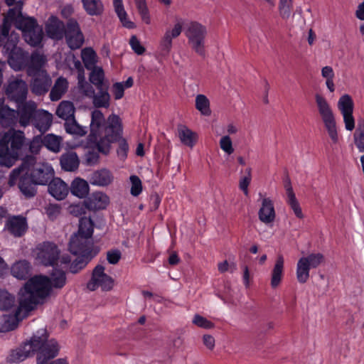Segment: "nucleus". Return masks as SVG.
<instances>
[{"label": "nucleus", "instance_id": "nucleus-2", "mask_svg": "<svg viewBox=\"0 0 364 364\" xmlns=\"http://www.w3.org/2000/svg\"><path fill=\"white\" fill-rule=\"evenodd\" d=\"M100 110L95 109L91 114L90 133L88 136V146L97 147L99 152L107 154L111 144L116 141L122 132V124L120 117L110 114L107 119Z\"/></svg>", "mask_w": 364, "mask_h": 364}, {"label": "nucleus", "instance_id": "nucleus-4", "mask_svg": "<svg viewBox=\"0 0 364 364\" xmlns=\"http://www.w3.org/2000/svg\"><path fill=\"white\" fill-rule=\"evenodd\" d=\"M26 137L21 131L11 129L0 140V166L10 168L19 156V151L25 143Z\"/></svg>", "mask_w": 364, "mask_h": 364}, {"label": "nucleus", "instance_id": "nucleus-46", "mask_svg": "<svg viewBox=\"0 0 364 364\" xmlns=\"http://www.w3.org/2000/svg\"><path fill=\"white\" fill-rule=\"evenodd\" d=\"M353 141L359 152H364V120L358 122L353 134Z\"/></svg>", "mask_w": 364, "mask_h": 364}, {"label": "nucleus", "instance_id": "nucleus-1", "mask_svg": "<svg viewBox=\"0 0 364 364\" xmlns=\"http://www.w3.org/2000/svg\"><path fill=\"white\" fill-rule=\"evenodd\" d=\"M65 283V274L59 269L53 270L50 277L36 275L29 279L18 292L19 306L12 319L17 323L23 317L22 311L27 313L43 304L52 289H62Z\"/></svg>", "mask_w": 364, "mask_h": 364}, {"label": "nucleus", "instance_id": "nucleus-16", "mask_svg": "<svg viewBox=\"0 0 364 364\" xmlns=\"http://www.w3.org/2000/svg\"><path fill=\"white\" fill-rule=\"evenodd\" d=\"M5 92L9 100L20 103L27 97L28 85L24 80L16 78L8 82Z\"/></svg>", "mask_w": 364, "mask_h": 364}, {"label": "nucleus", "instance_id": "nucleus-20", "mask_svg": "<svg viewBox=\"0 0 364 364\" xmlns=\"http://www.w3.org/2000/svg\"><path fill=\"white\" fill-rule=\"evenodd\" d=\"M29 55L22 48L14 46L9 53L8 63L15 71H19L28 67Z\"/></svg>", "mask_w": 364, "mask_h": 364}, {"label": "nucleus", "instance_id": "nucleus-7", "mask_svg": "<svg viewBox=\"0 0 364 364\" xmlns=\"http://www.w3.org/2000/svg\"><path fill=\"white\" fill-rule=\"evenodd\" d=\"M184 33L191 48L198 55L205 56L206 26L197 21H190L185 26Z\"/></svg>", "mask_w": 364, "mask_h": 364}, {"label": "nucleus", "instance_id": "nucleus-45", "mask_svg": "<svg viewBox=\"0 0 364 364\" xmlns=\"http://www.w3.org/2000/svg\"><path fill=\"white\" fill-rule=\"evenodd\" d=\"M81 58L82 62L87 70L95 68L97 62V55L95 50L91 48H85L81 51Z\"/></svg>", "mask_w": 364, "mask_h": 364}, {"label": "nucleus", "instance_id": "nucleus-26", "mask_svg": "<svg viewBox=\"0 0 364 364\" xmlns=\"http://www.w3.org/2000/svg\"><path fill=\"white\" fill-rule=\"evenodd\" d=\"M260 221L265 224H269L274 221L276 212L274 203L270 198H264L262 200L261 207L258 212Z\"/></svg>", "mask_w": 364, "mask_h": 364}, {"label": "nucleus", "instance_id": "nucleus-38", "mask_svg": "<svg viewBox=\"0 0 364 364\" xmlns=\"http://www.w3.org/2000/svg\"><path fill=\"white\" fill-rule=\"evenodd\" d=\"M75 108L70 101L63 100L57 107L56 114L65 122L75 117Z\"/></svg>", "mask_w": 364, "mask_h": 364}, {"label": "nucleus", "instance_id": "nucleus-61", "mask_svg": "<svg viewBox=\"0 0 364 364\" xmlns=\"http://www.w3.org/2000/svg\"><path fill=\"white\" fill-rule=\"evenodd\" d=\"M77 88L81 94L90 98H91V97L95 92L92 85L88 82H85L83 83L77 85Z\"/></svg>", "mask_w": 364, "mask_h": 364}, {"label": "nucleus", "instance_id": "nucleus-31", "mask_svg": "<svg viewBox=\"0 0 364 364\" xmlns=\"http://www.w3.org/2000/svg\"><path fill=\"white\" fill-rule=\"evenodd\" d=\"M68 80L63 76L58 77L50 90L49 94L50 100L53 102L58 101L68 92Z\"/></svg>", "mask_w": 364, "mask_h": 364}, {"label": "nucleus", "instance_id": "nucleus-5", "mask_svg": "<svg viewBox=\"0 0 364 364\" xmlns=\"http://www.w3.org/2000/svg\"><path fill=\"white\" fill-rule=\"evenodd\" d=\"M92 247V240L76 234L72 235L69 242V250L73 255L79 256V259L70 265V271L72 273H77L79 269H82L96 255Z\"/></svg>", "mask_w": 364, "mask_h": 364}, {"label": "nucleus", "instance_id": "nucleus-54", "mask_svg": "<svg viewBox=\"0 0 364 364\" xmlns=\"http://www.w3.org/2000/svg\"><path fill=\"white\" fill-rule=\"evenodd\" d=\"M219 145L220 149L228 155H231L235 151L232 141L229 135L223 136L219 141Z\"/></svg>", "mask_w": 364, "mask_h": 364}, {"label": "nucleus", "instance_id": "nucleus-15", "mask_svg": "<svg viewBox=\"0 0 364 364\" xmlns=\"http://www.w3.org/2000/svg\"><path fill=\"white\" fill-rule=\"evenodd\" d=\"M65 36L68 46L73 50L80 48L84 43V36L80 25L74 18L67 22Z\"/></svg>", "mask_w": 364, "mask_h": 364}, {"label": "nucleus", "instance_id": "nucleus-62", "mask_svg": "<svg viewBox=\"0 0 364 364\" xmlns=\"http://www.w3.org/2000/svg\"><path fill=\"white\" fill-rule=\"evenodd\" d=\"M124 86L122 82H115L112 85V92L116 100L123 97L124 93Z\"/></svg>", "mask_w": 364, "mask_h": 364}, {"label": "nucleus", "instance_id": "nucleus-44", "mask_svg": "<svg viewBox=\"0 0 364 364\" xmlns=\"http://www.w3.org/2000/svg\"><path fill=\"white\" fill-rule=\"evenodd\" d=\"M113 5L115 12L117 13L123 26L128 28H134V23L127 18V14L124 9L122 0H113Z\"/></svg>", "mask_w": 364, "mask_h": 364}, {"label": "nucleus", "instance_id": "nucleus-57", "mask_svg": "<svg viewBox=\"0 0 364 364\" xmlns=\"http://www.w3.org/2000/svg\"><path fill=\"white\" fill-rule=\"evenodd\" d=\"M42 146H43V137L41 136H36L30 141L29 151L33 154L39 153Z\"/></svg>", "mask_w": 364, "mask_h": 364}, {"label": "nucleus", "instance_id": "nucleus-27", "mask_svg": "<svg viewBox=\"0 0 364 364\" xmlns=\"http://www.w3.org/2000/svg\"><path fill=\"white\" fill-rule=\"evenodd\" d=\"M46 31L50 38L60 40L65 35V28L61 21L57 17L51 16L46 25Z\"/></svg>", "mask_w": 364, "mask_h": 364}, {"label": "nucleus", "instance_id": "nucleus-52", "mask_svg": "<svg viewBox=\"0 0 364 364\" xmlns=\"http://www.w3.org/2000/svg\"><path fill=\"white\" fill-rule=\"evenodd\" d=\"M14 297L5 290H0V310H9L14 305Z\"/></svg>", "mask_w": 364, "mask_h": 364}, {"label": "nucleus", "instance_id": "nucleus-25", "mask_svg": "<svg viewBox=\"0 0 364 364\" xmlns=\"http://www.w3.org/2000/svg\"><path fill=\"white\" fill-rule=\"evenodd\" d=\"M85 207L92 210L105 209L109 203V196L101 191L92 193L85 200Z\"/></svg>", "mask_w": 364, "mask_h": 364}, {"label": "nucleus", "instance_id": "nucleus-35", "mask_svg": "<svg viewBox=\"0 0 364 364\" xmlns=\"http://www.w3.org/2000/svg\"><path fill=\"white\" fill-rule=\"evenodd\" d=\"M62 168L66 171H74L77 169L80 160L76 153L70 151L63 154L60 159Z\"/></svg>", "mask_w": 364, "mask_h": 364}, {"label": "nucleus", "instance_id": "nucleus-43", "mask_svg": "<svg viewBox=\"0 0 364 364\" xmlns=\"http://www.w3.org/2000/svg\"><path fill=\"white\" fill-rule=\"evenodd\" d=\"M83 8L90 16H99L102 14L104 6L101 0H81Z\"/></svg>", "mask_w": 364, "mask_h": 364}, {"label": "nucleus", "instance_id": "nucleus-33", "mask_svg": "<svg viewBox=\"0 0 364 364\" xmlns=\"http://www.w3.org/2000/svg\"><path fill=\"white\" fill-rule=\"evenodd\" d=\"M35 127L41 132L48 130L53 122V115L44 109L37 110L35 117Z\"/></svg>", "mask_w": 364, "mask_h": 364}, {"label": "nucleus", "instance_id": "nucleus-59", "mask_svg": "<svg viewBox=\"0 0 364 364\" xmlns=\"http://www.w3.org/2000/svg\"><path fill=\"white\" fill-rule=\"evenodd\" d=\"M129 45L134 52L137 55H142L145 52V48L136 36H132L129 40Z\"/></svg>", "mask_w": 364, "mask_h": 364}, {"label": "nucleus", "instance_id": "nucleus-32", "mask_svg": "<svg viewBox=\"0 0 364 364\" xmlns=\"http://www.w3.org/2000/svg\"><path fill=\"white\" fill-rule=\"evenodd\" d=\"M16 122V111L4 104V100L0 99V124L4 127H9Z\"/></svg>", "mask_w": 364, "mask_h": 364}, {"label": "nucleus", "instance_id": "nucleus-14", "mask_svg": "<svg viewBox=\"0 0 364 364\" xmlns=\"http://www.w3.org/2000/svg\"><path fill=\"white\" fill-rule=\"evenodd\" d=\"M353 108V101L350 95H343L339 98L338 109L342 115L345 129L350 132L353 131L355 127Z\"/></svg>", "mask_w": 364, "mask_h": 364}, {"label": "nucleus", "instance_id": "nucleus-34", "mask_svg": "<svg viewBox=\"0 0 364 364\" xmlns=\"http://www.w3.org/2000/svg\"><path fill=\"white\" fill-rule=\"evenodd\" d=\"M114 177L107 169H101L94 172L90 178V183L98 186H107L111 184Z\"/></svg>", "mask_w": 364, "mask_h": 364}, {"label": "nucleus", "instance_id": "nucleus-3", "mask_svg": "<svg viewBox=\"0 0 364 364\" xmlns=\"http://www.w3.org/2000/svg\"><path fill=\"white\" fill-rule=\"evenodd\" d=\"M16 7L10 9L4 17L0 32L4 37L9 35L11 23L21 30L26 42L33 47L41 46L43 38V28L40 26L34 18L24 16L21 12L23 2L19 1Z\"/></svg>", "mask_w": 364, "mask_h": 364}, {"label": "nucleus", "instance_id": "nucleus-29", "mask_svg": "<svg viewBox=\"0 0 364 364\" xmlns=\"http://www.w3.org/2000/svg\"><path fill=\"white\" fill-rule=\"evenodd\" d=\"M284 188L287 194V203L289 205L291 210L294 212L296 217L299 219H303L304 215L302 212L301 208L298 200L296 198L295 193L293 191L291 182L287 180L284 183Z\"/></svg>", "mask_w": 364, "mask_h": 364}, {"label": "nucleus", "instance_id": "nucleus-48", "mask_svg": "<svg viewBox=\"0 0 364 364\" xmlns=\"http://www.w3.org/2000/svg\"><path fill=\"white\" fill-rule=\"evenodd\" d=\"M92 71L89 75L90 82L94 85L97 90L102 87L105 80V73L101 67H95L90 69Z\"/></svg>", "mask_w": 364, "mask_h": 364}, {"label": "nucleus", "instance_id": "nucleus-9", "mask_svg": "<svg viewBox=\"0 0 364 364\" xmlns=\"http://www.w3.org/2000/svg\"><path fill=\"white\" fill-rule=\"evenodd\" d=\"M33 352L38 351L37 363L46 364L48 360L56 357L59 353V346L54 339L48 340L47 336L42 333L41 336H33L32 338Z\"/></svg>", "mask_w": 364, "mask_h": 364}, {"label": "nucleus", "instance_id": "nucleus-49", "mask_svg": "<svg viewBox=\"0 0 364 364\" xmlns=\"http://www.w3.org/2000/svg\"><path fill=\"white\" fill-rule=\"evenodd\" d=\"M65 129L68 133L73 135L82 136L87 134L86 127L77 124L75 117L65 122Z\"/></svg>", "mask_w": 364, "mask_h": 364}, {"label": "nucleus", "instance_id": "nucleus-64", "mask_svg": "<svg viewBox=\"0 0 364 364\" xmlns=\"http://www.w3.org/2000/svg\"><path fill=\"white\" fill-rule=\"evenodd\" d=\"M293 6H278L279 14L284 20L289 19L292 15Z\"/></svg>", "mask_w": 364, "mask_h": 364}, {"label": "nucleus", "instance_id": "nucleus-6", "mask_svg": "<svg viewBox=\"0 0 364 364\" xmlns=\"http://www.w3.org/2000/svg\"><path fill=\"white\" fill-rule=\"evenodd\" d=\"M315 101L318 115L332 144H338L341 139L333 108L321 95H315Z\"/></svg>", "mask_w": 364, "mask_h": 364}, {"label": "nucleus", "instance_id": "nucleus-50", "mask_svg": "<svg viewBox=\"0 0 364 364\" xmlns=\"http://www.w3.org/2000/svg\"><path fill=\"white\" fill-rule=\"evenodd\" d=\"M135 5L143 23L146 25L151 23V17L146 0H134Z\"/></svg>", "mask_w": 364, "mask_h": 364}, {"label": "nucleus", "instance_id": "nucleus-10", "mask_svg": "<svg viewBox=\"0 0 364 364\" xmlns=\"http://www.w3.org/2000/svg\"><path fill=\"white\" fill-rule=\"evenodd\" d=\"M33 157H26L21 166L14 169L9 176V183L10 186H14L20 178L18 186L22 193L26 197H32L36 194V184L32 181L31 182L26 181V178H23L24 176L28 175L30 171L28 162L33 163Z\"/></svg>", "mask_w": 364, "mask_h": 364}, {"label": "nucleus", "instance_id": "nucleus-53", "mask_svg": "<svg viewBox=\"0 0 364 364\" xmlns=\"http://www.w3.org/2000/svg\"><path fill=\"white\" fill-rule=\"evenodd\" d=\"M252 181V168L248 167L245 169V175L242 176L239 182V187L245 196H248V186Z\"/></svg>", "mask_w": 364, "mask_h": 364}, {"label": "nucleus", "instance_id": "nucleus-11", "mask_svg": "<svg viewBox=\"0 0 364 364\" xmlns=\"http://www.w3.org/2000/svg\"><path fill=\"white\" fill-rule=\"evenodd\" d=\"M325 261L323 254L311 253L300 257L296 263V276L300 284L306 283L310 276V269L319 267Z\"/></svg>", "mask_w": 364, "mask_h": 364}, {"label": "nucleus", "instance_id": "nucleus-36", "mask_svg": "<svg viewBox=\"0 0 364 364\" xmlns=\"http://www.w3.org/2000/svg\"><path fill=\"white\" fill-rule=\"evenodd\" d=\"M70 189L73 196L79 198H84L89 193L90 187L85 180L76 178L71 183Z\"/></svg>", "mask_w": 364, "mask_h": 364}, {"label": "nucleus", "instance_id": "nucleus-56", "mask_svg": "<svg viewBox=\"0 0 364 364\" xmlns=\"http://www.w3.org/2000/svg\"><path fill=\"white\" fill-rule=\"evenodd\" d=\"M192 321L196 326L205 329H210L214 327L213 322L199 314H196Z\"/></svg>", "mask_w": 364, "mask_h": 364}, {"label": "nucleus", "instance_id": "nucleus-51", "mask_svg": "<svg viewBox=\"0 0 364 364\" xmlns=\"http://www.w3.org/2000/svg\"><path fill=\"white\" fill-rule=\"evenodd\" d=\"M321 75L326 79V85L331 92L335 90L333 83L334 71L331 66H325L321 69Z\"/></svg>", "mask_w": 364, "mask_h": 364}, {"label": "nucleus", "instance_id": "nucleus-28", "mask_svg": "<svg viewBox=\"0 0 364 364\" xmlns=\"http://www.w3.org/2000/svg\"><path fill=\"white\" fill-rule=\"evenodd\" d=\"M48 192L53 198L60 200L68 196L69 187L60 178H54L48 184Z\"/></svg>", "mask_w": 364, "mask_h": 364}, {"label": "nucleus", "instance_id": "nucleus-17", "mask_svg": "<svg viewBox=\"0 0 364 364\" xmlns=\"http://www.w3.org/2000/svg\"><path fill=\"white\" fill-rule=\"evenodd\" d=\"M35 161V160L33 161ZM34 162H28V165L33 164ZM31 179L35 184L46 185L50 180L53 178L54 171L52 166L48 164H37L33 168L28 172Z\"/></svg>", "mask_w": 364, "mask_h": 364}, {"label": "nucleus", "instance_id": "nucleus-30", "mask_svg": "<svg viewBox=\"0 0 364 364\" xmlns=\"http://www.w3.org/2000/svg\"><path fill=\"white\" fill-rule=\"evenodd\" d=\"M284 258L282 255H278L271 271L270 285L272 289H276L280 285L284 277Z\"/></svg>", "mask_w": 364, "mask_h": 364}, {"label": "nucleus", "instance_id": "nucleus-13", "mask_svg": "<svg viewBox=\"0 0 364 364\" xmlns=\"http://www.w3.org/2000/svg\"><path fill=\"white\" fill-rule=\"evenodd\" d=\"M114 286V279L105 272V267L97 265L93 270L92 278L87 283V287L90 291L101 288L104 291H109Z\"/></svg>", "mask_w": 364, "mask_h": 364}, {"label": "nucleus", "instance_id": "nucleus-60", "mask_svg": "<svg viewBox=\"0 0 364 364\" xmlns=\"http://www.w3.org/2000/svg\"><path fill=\"white\" fill-rule=\"evenodd\" d=\"M218 269L220 273L226 272L233 273L237 269V265L234 262H228L227 260H224L218 263Z\"/></svg>", "mask_w": 364, "mask_h": 364}, {"label": "nucleus", "instance_id": "nucleus-18", "mask_svg": "<svg viewBox=\"0 0 364 364\" xmlns=\"http://www.w3.org/2000/svg\"><path fill=\"white\" fill-rule=\"evenodd\" d=\"M183 23L178 20L171 28L166 29L159 43V49L163 55H168L173 45V40L182 33Z\"/></svg>", "mask_w": 364, "mask_h": 364}, {"label": "nucleus", "instance_id": "nucleus-42", "mask_svg": "<svg viewBox=\"0 0 364 364\" xmlns=\"http://www.w3.org/2000/svg\"><path fill=\"white\" fill-rule=\"evenodd\" d=\"M43 137V146L48 150L58 153L61 150L62 138L53 134H46Z\"/></svg>", "mask_w": 364, "mask_h": 364}, {"label": "nucleus", "instance_id": "nucleus-22", "mask_svg": "<svg viewBox=\"0 0 364 364\" xmlns=\"http://www.w3.org/2000/svg\"><path fill=\"white\" fill-rule=\"evenodd\" d=\"M33 345L31 338L30 341L24 343L22 346L11 350L6 358L7 362L18 363L33 355L34 354Z\"/></svg>", "mask_w": 364, "mask_h": 364}, {"label": "nucleus", "instance_id": "nucleus-63", "mask_svg": "<svg viewBox=\"0 0 364 364\" xmlns=\"http://www.w3.org/2000/svg\"><path fill=\"white\" fill-rule=\"evenodd\" d=\"M122 254L118 250H111L107 253V259L109 264H115L121 259Z\"/></svg>", "mask_w": 364, "mask_h": 364}, {"label": "nucleus", "instance_id": "nucleus-39", "mask_svg": "<svg viewBox=\"0 0 364 364\" xmlns=\"http://www.w3.org/2000/svg\"><path fill=\"white\" fill-rule=\"evenodd\" d=\"M91 98L95 107L108 108L110 105V95L107 89L100 88L97 93L94 92Z\"/></svg>", "mask_w": 364, "mask_h": 364}, {"label": "nucleus", "instance_id": "nucleus-37", "mask_svg": "<svg viewBox=\"0 0 364 364\" xmlns=\"http://www.w3.org/2000/svg\"><path fill=\"white\" fill-rule=\"evenodd\" d=\"M31 272V265L26 260H20L14 263L11 268V274L18 279H26Z\"/></svg>", "mask_w": 364, "mask_h": 364}, {"label": "nucleus", "instance_id": "nucleus-19", "mask_svg": "<svg viewBox=\"0 0 364 364\" xmlns=\"http://www.w3.org/2000/svg\"><path fill=\"white\" fill-rule=\"evenodd\" d=\"M17 104L16 116L22 127L28 126L37 112V104L32 100L23 101Z\"/></svg>", "mask_w": 364, "mask_h": 364}, {"label": "nucleus", "instance_id": "nucleus-47", "mask_svg": "<svg viewBox=\"0 0 364 364\" xmlns=\"http://www.w3.org/2000/svg\"><path fill=\"white\" fill-rule=\"evenodd\" d=\"M195 105L196 109L199 111L201 114L204 116L210 115V101L205 95L202 94L196 95Z\"/></svg>", "mask_w": 364, "mask_h": 364}, {"label": "nucleus", "instance_id": "nucleus-58", "mask_svg": "<svg viewBox=\"0 0 364 364\" xmlns=\"http://www.w3.org/2000/svg\"><path fill=\"white\" fill-rule=\"evenodd\" d=\"M46 213L49 219L53 220L60 215L61 208L58 204H50L46 208Z\"/></svg>", "mask_w": 364, "mask_h": 364}, {"label": "nucleus", "instance_id": "nucleus-21", "mask_svg": "<svg viewBox=\"0 0 364 364\" xmlns=\"http://www.w3.org/2000/svg\"><path fill=\"white\" fill-rule=\"evenodd\" d=\"M33 76L34 77L31 82L32 92L36 95H45L52 84L50 76L46 70H43L40 74Z\"/></svg>", "mask_w": 364, "mask_h": 364}, {"label": "nucleus", "instance_id": "nucleus-23", "mask_svg": "<svg viewBox=\"0 0 364 364\" xmlns=\"http://www.w3.org/2000/svg\"><path fill=\"white\" fill-rule=\"evenodd\" d=\"M4 228L14 237H21L28 228L26 218L21 215L10 217L7 219Z\"/></svg>", "mask_w": 364, "mask_h": 364}, {"label": "nucleus", "instance_id": "nucleus-41", "mask_svg": "<svg viewBox=\"0 0 364 364\" xmlns=\"http://www.w3.org/2000/svg\"><path fill=\"white\" fill-rule=\"evenodd\" d=\"M94 232V223L90 218L83 217L80 219L78 230L75 233L92 240Z\"/></svg>", "mask_w": 364, "mask_h": 364}, {"label": "nucleus", "instance_id": "nucleus-12", "mask_svg": "<svg viewBox=\"0 0 364 364\" xmlns=\"http://www.w3.org/2000/svg\"><path fill=\"white\" fill-rule=\"evenodd\" d=\"M325 261L323 254L311 253L300 257L296 263V276L300 284L306 283L310 276V269L319 267Z\"/></svg>", "mask_w": 364, "mask_h": 364}, {"label": "nucleus", "instance_id": "nucleus-8", "mask_svg": "<svg viewBox=\"0 0 364 364\" xmlns=\"http://www.w3.org/2000/svg\"><path fill=\"white\" fill-rule=\"evenodd\" d=\"M36 262L44 266H53L59 260L62 264H68L71 259L68 255L60 257V250L57 245L50 242L39 244L36 248Z\"/></svg>", "mask_w": 364, "mask_h": 364}, {"label": "nucleus", "instance_id": "nucleus-40", "mask_svg": "<svg viewBox=\"0 0 364 364\" xmlns=\"http://www.w3.org/2000/svg\"><path fill=\"white\" fill-rule=\"evenodd\" d=\"M178 134L181 141L189 147H193L197 141L198 136L196 133L192 132L186 126L178 127Z\"/></svg>", "mask_w": 364, "mask_h": 364}, {"label": "nucleus", "instance_id": "nucleus-24", "mask_svg": "<svg viewBox=\"0 0 364 364\" xmlns=\"http://www.w3.org/2000/svg\"><path fill=\"white\" fill-rule=\"evenodd\" d=\"M46 56L38 51L33 52L28 58L27 67V73L28 75H36L40 74L45 69L47 65Z\"/></svg>", "mask_w": 364, "mask_h": 364}, {"label": "nucleus", "instance_id": "nucleus-55", "mask_svg": "<svg viewBox=\"0 0 364 364\" xmlns=\"http://www.w3.org/2000/svg\"><path fill=\"white\" fill-rule=\"evenodd\" d=\"M129 179L132 184L130 193L133 196H138L142 191L141 181L135 175L131 176Z\"/></svg>", "mask_w": 364, "mask_h": 364}]
</instances>
